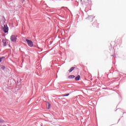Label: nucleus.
Wrapping results in <instances>:
<instances>
[{"label":"nucleus","mask_w":126,"mask_h":126,"mask_svg":"<svg viewBox=\"0 0 126 126\" xmlns=\"http://www.w3.org/2000/svg\"><path fill=\"white\" fill-rule=\"evenodd\" d=\"M4 33H8V27L7 25H4L3 28L2 29Z\"/></svg>","instance_id":"obj_1"},{"label":"nucleus","mask_w":126,"mask_h":126,"mask_svg":"<svg viewBox=\"0 0 126 126\" xmlns=\"http://www.w3.org/2000/svg\"><path fill=\"white\" fill-rule=\"evenodd\" d=\"M26 41L27 42L29 47H33V42H32V41L29 39H26Z\"/></svg>","instance_id":"obj_2"},{"label":"nucleus","mask_w":126,"mask_h":126,"mask_svg":"<svg viewBox=\"0 0 126 126\" xmlns=\"http://www.w3.org/2000/svg\"><path fill=\"white\" fill-rule=\"evenodd\" d=\"M11 41H12V42H16V36H15V35H11Z\"/></svg>","instance_id":"obj_3"},{"label":"nucleus","mask_w":126,"mask_h":126,"mask_svg":"<svg viewBox=\"0 0 126 126\" xmlns=\"http://www.w3.org/2000/svg\"><path fill=\"white\" fill-rule=\"evenodd\" d=\"M46 105L47 106V109H49L51 108V104L49 102H46Z\"/></svg>","instance_id":"obj_4"},{"label":"nucleus","mask_w":126,"mask_h":126,"mask_svg":"<svg viewBox=\"0 0 126 126\" xmlns=\"http://www.w3.org/2000/svg\"><path fill=\"white\" fill-rule=\"evenodd\" d=\"M74 77H75V76L73 75H71L68 76V78H69V79H71V78H74Z\"/></svg>","instance_id":"obj_5"},{"label":"nucleus","mask_w":126,"mask_h":126,"mask_svg":"<svg viewBox=\"0 0 126 126\" xmlns=\"http://www.w3.org/2000/svg\"><path fill=\"white\" fill-rule=\"evenodd\" d=\"M79 79H80V75H78L77 77H76L75 78V80L78 81V80H79Z\"/></svg>","instance_id":"obj_6"},{"label":"nucleus","mask_w":126,"mask_h":126,"mask_svg":"<svg viewBox=\"0 0 126 126\" xmlns=\"http://www.w3.org/2000/svg\"><path fill=\"white\" fill-rule=\"evenodd\" d=\"M75 68V67H72L70 68V69L68 70L69 72H71Z\"/></svg>","instance_id":"obj_7"},{"label":"nucleus","mask_w":126,"mask_h":126,"mask_svg":"<svg viewBox=\"0 0 126 126\" xmlns=\"http://www.w3.org/2000/svg\"><path fill=\"white\" fill-rule=\"evenodd\" d=\"M0 124H4V121L3 120L0 118Z\"/></svg>","instance_id":"obj_8"},{"label":"nucleus","mask_w":126,"mask_h":126,"mask_svg":"<svg viewBox=\"0 0 126 126\" xmlns=\"http://www.w3.org/2000/svg\"><path fill=\"white\" fill-rule=\"evenodd\" d=\"M4 57H2L1 58H0V63L1 62V61H2V59H4Z\"/></svg>","instance_id":"obj_9"},{"label":"nucleus","mask_w":126,"mask_h":126,"mask_svg":"<svg viewBox=\"0 0 126 126\" xmlns=\"http://www.w3.org/2000/svg\"><path fill=\"white\" fill-rule=\"evenodd\" d=\"M1 69H2V70H4V69H5V66H2L1 67Z\"/></svg>","instance_id":"obj_10"},{"label":"nucleus","mask_w":126,"mask_h":126,"mask_svg":"<svg viewBox=\"0 0 126 126\" xmlns=\"http://www.w3.org/2000/svg\"><path fill=\"white\" fill-rule=\"evenodd\" d=\"M69 94H67L63 95V97H65V96H69Z\"/></svg>","instance_id":"obj_11"},{"label":"nucleus","mask_w":126,"mask_h":126,"mask_svg":"<svg viewBox=\"0 0 126 126\" xmlns=\"http://www.w3.org/2000/svg\"><path fill=\"white\" fill-rule=\"evenodd\" d=\"M91 17H93V16L92 15L89 16L88 18H91Z\"/></svg>","instance_id":"obj_12"},{"label":"nucleus","mask_w":126,"mask_h":126,"mask_svg":"<svg viewBox=\"0 0 126 126\" xmlns=\"http://www.w3.org/2000/svg\"><path fill=\"white\" fill-rule=\"evenodd\" d=\"M5 46H6V42H5L4 43V46L5 47Z\"/></svg>","instance_id":"obj_13"},{"label":"nucleus","mask_w":126,"mask_h":126,"mask_svg":"<svg viewBox=\"0 0 126 126\" xmlns=\"http://www.w3.org/2000/svg\"><path fill=\"white\" fill-rule=\"evenodd\" d=\"M89 3H91V1H89Z\"/></svg>","instance_id":"obj_14"},{"label":"nucleus","mask_w":126,"mask_h":126,"mask_svg":"<svg viewBox=\"0 0 126 126\" xmlns=\"http://www.w3.org/2000/svg\"><path fill=\"white\" fill-rule=\"evenodd\" d=\"M7 126L6 125H3V126Z\"/></svg>","instance_id":"obj_15"},{"label":"nucleus","mask_w":126,"mask_h":126,"mask_svg":"<svg viewBox=\"0 0 126 126\" xmlns=\"http://www.w3.org/2000/svg\"><path fill=\"white\" fill-rule=\"evenodd\" d=\"M3 17L4 19L5 20V18H4V17Z\"/></svg>","instance_id":"obj_16"}]
</instances>
